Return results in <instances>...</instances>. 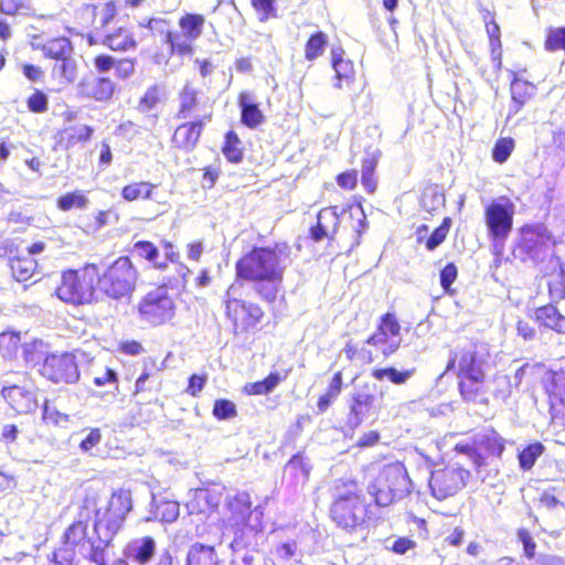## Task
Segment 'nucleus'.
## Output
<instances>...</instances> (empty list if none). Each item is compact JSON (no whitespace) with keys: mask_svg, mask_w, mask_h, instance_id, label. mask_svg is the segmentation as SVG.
I'll use <instances>...</instances> for the list:
<instances>
[{"mask_svg":"<svg viewBox=\"0 0 565 565\" xmlns=\"http://www.w3.org/2000/svg\"><path fill=\"white\" fill-rule=\"evenodd\" d=\"M445 206L444 198L437 193V191L431 190L423 193L420 199V207L429 214H435L439 212Z\"/></svg>","mask_w":565,"mask_h":565,"instance_id":"57","label":"nucleus"},{"mask_svg":"<svg viewBox=\"0 0 565 565\" xmlns=\"http://www.w3.org/2000/svg\"><path fill=\"white\" fill-rule=\"evenodd\" d=\"M222 153L225 159L234 164L241 163L244 159V148L238 135L234 130H228L224 136Z\"/></svg>","mask_w":565,"mask_h":565,"instance_id":"44","label":"nucleus"},{"mask_svg":"<svg viewBox=\"0 0 565 565\" xmlns=\"http://www.w3.org/2000/svg\"><path fill=\"white\" fill-rule=\"evenodd\" d=\"M163 102V90L158 84L149 86L137 104V110L149 114Z\"/></svg>","mask_w":565,"mask_h":565,"instance_id":"48","label":"nucleus"},{"mask_svg":"<svg viewBox=\"0 0 565 565\" xmlns=\"http://www.w3.org/2000/svg\"><path fill=\"white\" fill-rule=\"evenodd\" d=\"M211 121H206V117L202 119L181 120L171 135L170 142L172 148L183 152L193 151L199 145L205 127Z\"/></svg>","mask_w":565,"mask_h":565,"instance_id":"18","label":"nucleus"},{"mask_svg":"<svg viewBox=\"0 0 565 565\" xmlns=\"http://www.w3.org/2000/svg\"><path fill=\"white\" fill-rule=\"evenodd\" d=\"M379 157L369 154L361 161V183L369 194H373L377 189V178L375 170L377 168Z\"/></svg>","mask_w":565,"mask_h":565,"instance_id":"45","label":"nucleus"},{"mask_svg":"<svg viewBox=\"0 0 565 565\" xmlns=\"http://www.w3.org/2000/svg\"><path fill=\"white\" fill-rule=\"evenodd\" d=\"M285 471L294 483H306L309 480L311 467L302 452H297L285 465Z\"/></svg>","mask_w":565,"mask_h":565,"instance_id":"40","label":"nucleus"},{"mask_svg":"<svg viewBox=\"0 0 565 565\" xmlns=\"http://www.w3.org/2000/svg\"><path fill=\"white\" fill-rule=\"evenodd\" d=\"M482 20L489 39V49L492 62L500 67L502 64L501 30L495 22V13L489 9H481Z\"/></svg>","mask_w":565,"mask_h":565,"instance_id":"29","label":"nucleus"},{"mask_svg":"<svg viewBox=\"0 0 565 565\" xmlns=\"http://www.w3.org/2000/svg\"><path fill=\"white\" fill-rule=\"evenodd\" d=\"M40 373L55 384H72L79 379L76 356L70 352L47 354L41 365Z\"/></svg>","mask_w":565,"mask_h":565,"instance_id":"14","label":"nucleus"},{"mask_svg":"<svg viewBox=\"0 0 565 565\" xmlns=\"http://www.w3.org/2000/svg\"><path fill=\"white\" fill-rule=\"evenodd\" d=\"M212 414L217 420H226L237 416V408L232 401L218 398L214 402Z\"/></svg>","mask_w":565,"mask_h":565,"instance_id":"56","label":"nucleus"},{"mask_svg":"<svg viewBox=\"0 0 565 565\" xmlns=\"http://www.w3.org/2000/svg\"><path fill=\"white\" fill-rule=\"evenodd\" d=\"M412 481L406 467L399 462L383 466L372 483L370 493L379 507H390L411 493Z\"/></svg>","mask_w":565,"mask_h":565,"instance_id":"7","label":"nucleus"},{"mask_svg":"<svg viewBox=\"0 0 565 565\" xmlns=\"http://www.w3.org/2000/svg\"><path fill=\"white\" fill-rule=\"evenodd\" d=\"M250 4L260 22H267L278 18L276 0H250Z\"/></svg>","mask_w":565,"mask_h":565,"instance_id":"53","label":"nucleus"},{"mask_svg":"<svg viewBox=\"0 0 565 565\" xmlns=\"http://www.w3.org/2000/svg\"><path fill=\"white\" fill-rule=\"evenodd\" d=\"M289 371L284 374L270 372L265 379L252 383H247L243 391L247 395H266L270 393L281 381L286 380Z\"/></svg>","mask_w":565,"mask_h":565,"instance_id":"42","label":"nucleus"},{"mask_svg":"<svg viewBox=\"0 0 565 565\" xmlns=\"http://www.w3.org/2000/svg\"><path fill=\"white\" fill-rule=\"evenodd\" d=\"M115 92L116 84L108 76L84 77L78 83L79 95L95 103H108Z\"/></svg>","mask_w":565,"mask_h":565,"instance_id":"21","label":"nucleus"},{"mask_svg":"<svg viewBox=\"0 0 565 565\" xmlns=\"http://www.w3.org/2000/svg\"><path fill=\"white\" fill-rule=\"evenodd\" d=\"M140 321L152 328L172 323L177 316V300L167 289L158 287L145 294L136 307Z\"/></svg>","mask_w":565,"mask_h":565,"instance_id":"9","label":"nucleus"},{"mask_svg":"<svg viewBox=\"0 0 565 565\" xmlns=\"http://www.w3.org/2000/svg\"><path fill=\"white\" fill-rule=\"evenodd\" d=\"M343 352L347 360L350 362H360L364 365L372 364L374 362L373 352L363 345H359V343L352 340L345 343Z\"/></svg>","mask_w":565,"mask_h":565,"instance_id":"49","label":"nucleus"},{"mask_svg":"<svg viewBox=\"0 0 565 565\" xmlns=\"http://www.w3.org/2000/svg\"><path fill=\"white\" fill-rule=\"evenodd\" d=\"M331 64L335 72L334 86L342 88L344 84H350L355 78L354 64L351 60L344 57V50L337 47L331 51Z\"/></svg>","mask_w":565,"mask_h":565,"instance_id":"34","label":"nucleus"},{"mask_svg":"<svg viewBox=\"0 0 565 565\" xmlns=\"http://www.w3.org/2000/svg\"><path fill=\"white\" fill-rule=\"evenodd\" d=\"M119 14V4L117 0H107L95 4H85L82 9L83 19L87 25L95 32L107 29L115 22Z\"/></svg>","mask_w":565,"mask_h":565,"instance_id":"20","label":"nucleus"},{"mask_svg":"<svg viewBox=\"0 0 565 565\" xmlns=\"http://www.w3.org/2000/svg\"><path fill=\"white\" fill-rule=\"evenodd\" d=\"M458 277V268L455 263L446 264L439 273L440 286L446 292H450L451 285Z\"/></svg>","mask_w":565,"mask_h":565,"instance_id":"61","label":"nucleus"},{"mask_svg":"<svg viewBox=\"0 0 565 565\" xmlns=\"http://www.w3.org/2000/svg\"><path fill=\"white\" fill-rule=\"evenodd\" d=\"M415 374V369L397 370L394 366L376 367L371 371V376L377 381L387 379L394 385L405 384Z\"/></svg>","mask_w":565,"mask_h":565,"instance_id":"43","label":"nucleus"},{"mask_svg":"<svg viewBox=\"0 0 565 565\" xmlns=\"http://www.w3.org/2000/svg\"><path fill=\"white\" fill-rule=\"evenodd\" d=\"M374 402V395L370 393H355L351 396L347 424L351 428L359 427L369 414Z\"/></svg>","mask_w":565,"mask_h":565,"instance_id":"31","label":"nucleus"},{"mask_svg":"<svg viewBox=\"0 0 565 565\" xmlns=\"http://www.w3.org/2000/svg\"><path fill=\"white\" fill-rule=\"evenodd\" d=\"M175 118L178 120L214 118L215 99L198 88L193 83L185 82L177 94Z\"/></svg>","mask_w":565,"mask_h":565,"instance_id":"10","label":"nucleus"},{"mask_svg":"<svg viewBox=\"0 0 565 565\" xmlns=\"http://www.w3.org/2000/svg\"><path fill=\"white\" fill-rule=\"evenodd\" d=\"M186 565H218L214 546L195 543L186 554Z\"/></svg>","mask_w":565,"mask_h":565,"instance_id":"41","label":"nucleus"},{"mask_svg":"<svg viewBox=\"0 0 565 565\" xmlns=\"http://www.w3.org/2000/svg\"><path fill=\"white\" fill-rule=\"evenodd\" d=\"M225 509L232 526H246L253 513L250 495L245 491L235 493L227 499Z\"/></svg>","mask_w":565,"mask_h":565,"instance_id":"24","label":"nucleus"},{"mask_svg":"<svg viewBox=\"0 0 565 565\" xmlns=\"http://www.w3.org/2000/svg\"><path fill=\"white\" fill-rule=\"evenodd\" d=\"M515 205L508 196H500L484 207L483 216L492 242H504L513 228Z\"/></svg>","mask_w":565,"mask_h":565,"instance_id":"11","label":"nucleus"},{"mask_svg":"<svg viewBox=\"0 0 565 565\" xmlns=\"http://www.w3.org/2000/svg\"><path fill=\"white\" fill-rule=\"evenodd\" d=\"M519 541L522 543L523 554L527 559H533L536 555V543L534 542L530 531L521 527L516 532Z\"/></svg>","mask_w":565,"mask_h":565,"instance_id":"59","label":"nucleus"},{"mask_svg":"<svg viewBox=\"0 0 565 565\" xmlns=\"http://www.w3.org/2000/svg\"><path fill=\"white\" fill-rule=\"evenodd\" d=\"M289 258L287 242L255 245L235 262V281L252 285L264 301L273 303L281 290Z\"/></svg>","mask_w":565,"mask_h":565,"instance_id":"1","label":"nucleus"},{"mask_svg":"<svg viewBox=\"0 0 565 565\" xmlns=\"http://www.w3.org/2000/svg\"><path fill=\"white\" fill-rule=\"evenodd\" d=\"M103 44L114 52H129L138 46L135 33L126 26H118L103 38Z\"/></svg>","mask_w":565,"mask_h":565,"instance_id":"32","label":"nucleus"},{"mask_svg":"<svg viewBox=\"0 0 565 565\" xmlns=\"http://www.w3.org/2000/svg\"><path fill=\"white\" fill-rule=\"evenodd\" d=\"M451 225V217H444L441 223L431 232V234L427 238H425V242L423 243L425 248L429 252H433L437 247H439L446 241L450 232Z\"/></svg>","mask_w":565,"mask_h":565,"instance_id":"50","label":"nucleus"},{"mask_svg":"<svg viewBox=\"0 0 565 565\" xmlns=\"http://www.w3.org/2000/svg\"><path fill=\"white\" fill-rule=\"evenodd\" d=\"M41 49L46 57L61 62L60 68L64 75L67 71H70V75H73L75 66L74 63L70 60L73 47L71 41L67 38L56 36L50 39L43 43Z\"/></svg>","mask_w":565,"mask_h":565,"instance_id":"25","label":"nucleus"},{"mask_svg":"<svg viewBox=\"0 0 565 565\" xmlns=\"http://www.w3.org/2000/svg\"><path fill=\"white\" fill-rule=\"evenodd\" d=\"M343 390L342 371L333 373L326 391L319 395L317 399V408L319 414H323L338 399Z\"/></svg>","mask_w":565,"mask_h":565,"instance_id":"39","label":"nucleus"},{"mask_svg":"<svg viewBox=\"0 0 565 565\" xmlns=\"http://www.w3.org/2000/svg\"><path fill=\"white\" fill-rule=\"evenodd\" d=\"M534 321L541 328L550 329L558 334H565V316L551 303L534 310Z\"/></svg>","mask_w":565,"mask_h":565,"instance_id":"33","label":"nucleus"},{"mask_svg":"<svg viewBox=\"0 0 565 565\" xmlns=\"http://www.w3.org/2000/svg\"><path fill=\"white\" fill-rule=\"evenodd\" d=\"M118 374L111 367H105L102 372L93 374L92 382L95 386L118 385Z\"/></svg>","mask_w":565,"mask_h":565,"instance_id":"62","label":"nucleus"},{"mask_svg":"<svg viewBox=\"0 0 565 565\" xmlns=\"http://www.w3.org/2000/svg\"><path fill=\"white\" fill-rule=\"evenodd\" d=\"M157 188L158 185L152 182L134 181L122 186L120 195L127 202L152 201Z\"/></svg>","mask_w":565,"mask_h":565,"instance_id":"36","label":"nucleus"},{"mask_svg":"<svg viewBox=\"0 0 565 565\" xmlns=\"http://www.w3.org/2000/svg\"><path fill=\"white\" fill-rule=\"evenodd\" d=\"M25 104L29 111L33 114H44L49 110V97L39 88L33 89L28 96Z\"/></svg>","mask_w":565,"mask_h":565,"instance_id":"55","label":"nucleus"},{"mask_svg":"<svg viewBox=\"0 0 565 565\" xmlns=\"http://www.w3.org/2000/svg\"><path fill=\"white\" fill-rule=\"evenodd\" d=\"M132 509L129 490L118 489L111 492L107 505L96 509L94 530L105 545H109L120 529L124 526L128 513Z\"/></svg>","mask_w":565,"mask_h":565,"instance_id":"8","label":"nucleus"},{"mask_svg":"<svg viewBox=\"0 0 565 565\" xmlns=\"http://www.w3.org/2000/svg\"><path fill=\"white\" fill-rule=\"evenodd\" d=\"M553 419H565V373L551 372L544 384Z\"/></svg>","mask_w":565,"mask_h":565,"instance_id":"22","label":"nucleus"},{"mask_svg":"<svg viewBox=\"0 0 565 565\" xmlns=\"http://www.w3.org/2000/svg\"><path fill=\"white\" fill-rule=\"evenodd\" d=\"M552 241L551 233L543 224H526L521 227L518 248L524 258L539 259Z\"/></svg>","mask_w":565,"mask_h":565,"instance_id":"16","label":"nucleus"},{"mask_svg":"<svg viewBox=\"0 0 565 565\" xmlns=\"http://www.w3.org/2000/svg\"><path fill=\"white\" fill-rule=\"evenodd\" d=\"M138 281V268L129 256H119L103 269L98 266V291L107 299L130 300Z\"/></svg>","mask_w":565,"mask_h":565,"instance_id":"5","label":"nucleus"},{"mask_svg":"<svg viewBox=\"0 0 565 565\" xmlns=\"http://www.w3.org/2000/svg\"><path fill=\"white\" fill-rule=\"evenodd\" d=\"M162 43L170 56L191 57L195 53V43L180 30H167L162 34Z\"/></svg>","mask_w":565,"mask_h":565,"instance_id":"28","label":"nucleus"},{"mask_svg":"<svg viewBox=\"0 0 565 565\" xmlns=\"http://www.w3.org/2000/svg\"><path fill=\"white\" fill-rule=\"evenodd\" d=\"M544 49L547 52H565V26L548 29L544 40Z\"/></svg>","mask_w":565,"mask_h":565,"instance_id":"54","label":"nucleus"},{"mask_svg":"<svg viewBox=\"0 0 565 565\" xmlns=\"http://www.w3.org/2000/svg\"><path fill=\"white\" fill-rule=\"evenodd\" d=\"M545 446L537 440L527 444L518 452L519 467L523 471L531 470L536 460L545 452Z\"/></svg>","mask_w":565,"mask_h":565,"instance_id":"46","label":"nucleus"},{"mask_svg":"<svg viewBox=\"0 0 565 565\" xmlns=\"http://www.w3.org/2000/svg\"><path fill=\"white\" fill-rule=\"evenodd\" d=\"M222 303L224 317L234 335L256 331L266 318L265 309L258 302L238 296L234 284L226 288Z\"/></svg>","mask_w":565,"mask_h":565,"instance_id":"6","label":"nucleus"},{"mask_svg":"<svg viewBox=\"0 0 565 565\" xmlns=\"http://www.w3.org/2000/svg\"><path fill=\"white\" fill-rule=\"evenodd\" d=\"M134 249L139 253L141 258L150 263H154L159 255L157 246L150 241H137L134 244Z\"/></svg>","mask_w":565,"mask_h":565,"instance_id":"63","label":"nucleus"},{"mask_svg":"<svg viewBox=\"0 0 565 565\" xmlns=\"http://www.w3.org/2000/svg\"><path fill=\"white\" fill-rule=\"evenodd\" d=\"M484 361L471 348H457L451 351L444 373L456 372L458 392L468 404H488Z\"/></svg>","mask_w":565,"mask_h":565,"instance_id":"3","label":"nucleus"},{"mask_svg":"<svg viewBox=\"0 0 565 565\" xmlns=\"http://www.w3.org/2000/svg\"><path fill=\"white\" fill-rule=\"evenodd\" d=\"M88 204V199L81 190L64 193L56 200V207L67 212L72 209H84Z\"/></svg>","mask_w":565,"mask_h":565,"instance_id":"51","label":"nucleus"},{"mask_svg":"<svg viewBox=\"0 0 565 565\" xmlns=\"http://www.w3.org/2000/svg\"><path fill=\"white\" fill-rule=\"evenodd\" d=\"M94 128L89 125H71L58 129L55 134V147L62 150H70L78 143L90 141Z\"/></svg>","mask_w":565,"mask_h":565,"instance_id":"26","label":"nucleus"},{"mask_svg":"<svg viewBox=\"0 0 565 565\" xmlns=\"http://www.w3.org/2000/svg\"><path fill=\"white\" fill-rule=\"evenodd\" d=\"M46 244L43 241H36L26 247L28 255L19 254L9 257V268L12 277L19 282L31 280L38 271V260L32 256L45 250ZM18 252V247L14 248Z\"/></svg>","mask_w":565,"mask_h":565,"instance_id":"17","label":"nucleus"},{"mask_svg":"<svg viewBox=\"0 0 565 565\" xmlns=\"http://www.w3.org/2000/svg\"><path fill=\"white\" fill-rule=\"evenodd\" d=\"M337 184L345 191H353L358 185V171L349 169L335 175Z\"/></svg>","mask_w":565,"mask_h":565,"instance_id":"64","label":"nucleus"},{"mask_svg":"<svg viewBox=\"0 0 565 565\" xmlns=\"http://www.w3.org/2000/svg\"><path fill=\"white\" fill-rule=\"evenodd\" d=\"M98 264L85 263L78 268H67L61 273V279L54 295L64 303L74 307L90 305L97 300Z\"/></svg>","mask_w":565,"mask_h":565,"instance_id":"4","label":"nucleus"},{"mask_svg":"<svg viewBox=\"0 0 565 565\" xmlns=\"http://www.w3.org/2000/svg\"><path fill=\"white\" fill-rule=\"evenodd\" d=\"M238 106L241 108V122L244 126L255 129L265 121V116L258 104L252 103L247 94H239Z\"/></svg>","mask_w":565,"mask_h":565,"instance_id":"37","label":"nucleus"},{"mask_svg":"<svg viewBox=\"0 0 565 565\" xmlns=\"http://www.w3.org/2000/svg\"><path fill=\"white\" fill-rule=\"evenodd\" d=\"M476 444L479 454L482 456V466L487 463L489 458H500L505 448L504 440L494 429H490L476 438Z\"/></svg>","mask_w":565,"mask_h":565,"instance_id":"35","label":"nucleus"},{"mask_svg":"<svg viewBox=\"0 0 565 565\" xmlns=\"http://www.w3.org/2000/svg\"><path fill=\"white\" fill-rule=\"evenodd\" d=\"M329 38L323 31L311 33L305 43V58L312 62L320 57L328 46Z\"/></svg>","mask_w":565,"mask_h":565,"instance_id":"47","label":"nucleus"},{"mask_svg":"<svg viewBox=\"0 0 565 565\" xmlns=\"http://www.w3.org/2000/svg\"><path fill=\"white\" fill-rule=\"evenodd\" d=\"M510 94L512 100V110L514 114H518L524 107V105L535 96L536 86L513 72L510 83Z\"/></svg>","mask_w":565,"mask_h":565,"instance_id":"30","label":"nucleus"},{"mask_svg":"<svg viewBox=\"0 0 565 565\" xmlns=\"http://www.w3.org/2000/svg\"><path fill=\"white\" fill-rule=\"evenodd\" d=\"M20 347V337L14 332L0 333V352L2 354L17 353Z\"/></svg>","mask_w":565,"mask_h":565,"instance_id":"60","label":"nucleus"},{"mask_svg":"<svg viewBox=\"0 0 565 565\" xmlns=\"http://www.w3.org/2000/svg\"><path fill=\"white\" fill-rule=\"evenodd\" d=\"M205 17L201 13L184 12L178 19L179 30L182 31L194 43L204 32Z\"/></svg>","mask_w":565,"mask_h":565,"instance_id":"38","label":"nucleus"},{"mask_svg":"<svg viewBox=\"0 0 565 565\" xmlns=\"http://www.w3.org/2000/svg\"><path fill=\"white\" fill-rule=\"evenodd\" d=\"M1 394L10 407L18 414H29L38 407V399L34 394L21 386L3 387Z\"/></svg>","mask_w":565,"mask_h":565,"instance_id":"27","label":"nucleus"},{"mask_svg":"<svg viewBox=\"0 0 565 565\" xmlns=\"http://www.w3.org/2000/svg\"><path fill=\"white\" fill-rule=\"evenodd\" d=\"M156 544L152 537L145 536L141 540V545L136 550L134 559L140 564H147L153 556Z\"/></svg>","mask_w":565,"mask_h":565,"instance_id":"58","label":"nucleus"},{"mask_svg":"<svg viewBox=\"0 0 565 565\" xmlns=\"http://www.w3.org/2000/svg\"><path fill=\"white\" fill-rule=\"evenodd\" d=\"M331 497L329 516L338 527L353 531L373 519L371 502L358 480H335L331 488Z\"/></svg>","mask_w":565,"mask_h":565,"instance_id":"2","label":"nucleus"},{"mask_svg":"<svg viewBox=\"0 0 565 565\" xmlns=\"http://www.w3.org/2000/svg\"><path fill=\"white\" fill-rule=\"evenodd\" d=\"M515 149V140L512 137H500L495 140L491 158L495 163L502 164L508 161Z\"/></svg>","mask_w":565,"mask_h":565,"instance_id":"52","label":"nucleus"},{"mask_svg":"<svg viewBox=\"0 0 565 565\" xmlns=\"http://www.w3.org/2000/svg\"><path fill=\"white\" fill-rule=\"evenodd\" d=\"M469 477V470L461 467L446 466L435 469L429 478L430 492L437 500L454 497L466 487Z\"/></svg>","mask_w":565,"mask_h":565,"instance_id":"13","label":"nucleus"},{"mask_svg":"<svg viewBox=\"0 0 565 565\" xmlns=\"http://www.w3.org/2000/svg\"><path fill=\"white\" fill-rule=\"evenodd\" d=\"M343 211L337 205L321 209L317 214V223L309 228V238L316 243L323 239L333 241L338 233Z\"/></svg>","mask_w":565,"mask_h":565,"instance_id":"19","label":"nucleus"},{"mask_svg":"<svg viewBox=\"0 0 565 565\" xmlns=\"http://www.w3.org/2000/svg\"><path fill=\"white\" fill-rule=\"evenodd\" d=\"M93 65L99 74L114 68L116 77L126 81L135 73L136 58H115L109 54L99 53L93 58Z\"/></svg>","mask_w":565,"mask_h":565,"instance_id":"23","label":"nucleus"},{"mask_svg":"<svg viewBox=\"0 0 565 565\" xmlns=\"http://www.w3.org/2000/svg\"><path fill=\"white\" fill-rule=\"evenodd\" d=\"M63 545L73 553L88 552L85 557L96 564V565H106V555L105 548L108 545H95L94 541L88 536L87 533V524L82 520H77L72 522L62 536Z\"/></svg>","mask_w":565,"mask_h":565,"instance_id":"12","label":"nucleus"},{"mask_svg":"<svg viewBox=\"0 0 565 565\" xmlns=\"http://www.w3.org/2000/svg\"><path fill=\"white\" fill-rule=\"evenodd\" d=\"M401 323L395 312H385L380 317L376 331L366 340V344L380 345L381 353L386 359L401 348Z\"/></svg>","mask_w":565,"mask_h":565,"instance_id":"15","label":"nucleus"}]
</instances>
